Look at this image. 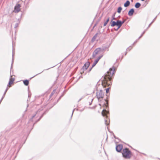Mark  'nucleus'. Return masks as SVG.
<instances>
[{"mask_svg":"<svg viewBox=\"0 0 160 160\" xmlns=\"http://www.w3.org/2000/svg\"><path fill=\"white\" fill-rule=\"evenodd\" d=\"M157 16H156V17L153 20L152 22L153 23L155 21V20L157 18Z\"/></svg>","mask_w":160,"mask_h":160,"instance_id":"32","label":"nucleus"},{"mask_svg":"<svg viewBox=\"0 0 160 160\" xmlns=\"http://www.w3.org/2000/svg\"><path fill=\"white\" fill-rule=\"evenodd\" d=\"M100 34L101 32H100L97 33L92 38L91 41L92 42H94L95 39H96L97 37L98 36V35H100Z\"/></svg>","mask_w":160,"mask_h":160,"instance_id":"10","label":"nucleus"},{"mask_svg":"<svg viewBox=\"0 0 160 160\" xmlns=\"http://www.w3.org/2000/svg\"><path fill=\"white\" fill-rule=\"evenodd\" d=\"M8 89H9V88H8L7 87L6 88V89L4 92V93L3 96H2V99H3L4 98L5 95L6 94V93L7 92V91L8 90Z\"/></svg>","mask_w":160,"mask_h":160,"instance_id":"19","label":"nucleus"},{"mask_svg":"<svg viewBox=\"0 0 160 160\" xmlns=\"http://www.w3.org/2000/svg\"><path fill=\"white\" fill-rule=\"evenodd\" d=\"M14 80H15V79L14 78H10L9 80H11V81H13V82H14Z\"/></svg>","mask_w":160,"mask_h":160,"instance_id":"30","label":"nucleus"},{"mask_svg":"<svg viewBox=\"0 0 160 160\" xmlns=\"http://www.w3.org/2000/svg\"><path fill=\"white\" fill-rule=\"evenodd\" d=\"M37 112H36V114H35L34 115H33V116H32V118H34V117H35V116H36V114H37Z\"/></svg>","mask_w":160,"mask_h":160,"instance_id":"41","label":"nucleus"},{"mask_svg":"<svg viewBox=\"0 0 160 160\" xmlns=\"http://www.w3.org/2000/svg\"><path fill=\"white\" fill-rule=\"evenodd\" d=\"M74 111V109L73 110V111H72V115L73 114V112Z\"/></svg>","mask_w":160,"mask_h":160,"instance_id":"50","label":"nucleus"},{"mask_svg":"<svg viewBox=\"0 0 160 160\" xmlns=\"http://www.w3.org/2000/svg\"><path fill=\"white\" fill-rule=\"evenodd\" d=\"M13 60H14V58H12V64L13 62Z\"/></svg>","mask_w":160,"mask_h":160,"instance_id":"42","label":"nucleus"},{"mask_svg":"<svg viewBox=\"0 0 160 160\" xmlns=\"http://www.w3.org/2000/svg\"><path fill=\"white\" fill-rule=\"evenodd\" d=\"M123 145L122 144L117 145L116 147V151L119 152H120L122 149Z\"/></svg>","mask_w":160,"mask_h":160,"instance_id":"6","label":"nucleus"},{"mask_svg":"<svg viewBox=\"0 0 160 160\" xmlns=\"http://www.w3.org/2000/svg\"><path fill=\"white\" fill-rule=\"evenodd\" d=\"M132 47L131 46H130L127 49V50L129 51H130L131 49L132 48Z\"/></svg>","mask_w":160,"mask_h":160,"instance_id":"25","label":"nucleus"},{"mask_svg":"<svg viewBox=\"0 0 160 160\" xmlns=\"http://www.w3.org/2000/svg\"><path fill=\"white\" fill-rule=\"evenodd\" d=\"M54 90H53V91L51 93L50 95V97L51 98L52 96L53 95V94L54 93Z\"/></svg>","mask_w":160,"mask_h":160,"instance_id":"27","label":"nucleus"},{"mask_svg":"<svg viewBox=\"0 0 160 160\" xmlns=\"http://www.w3.org/2000/svg\"><path fill=\"white\" fill-rule=\"evenodd\" d=\"M99 105H100V106H101V104H99Z\"/></svg>","mask_w":160,"mask_h":160,"instance_id":"56","label":"nucleus"},{"mask_svg":"<svg viewBox=\"0 0 160 160\" xmlns=\"http://www.w3.org/2000/svg\"><path fill=\"white\" fill-rule=\"evenodd\" d=\"M47 111H45L44 112V113L42 114V115L41 116H42V117H43V115L46 114L47 113Z\"/></svg>","mask_w":160,"mask_h":160,"instance_id":"31","label":"nucleus"},{"mask_svg":"<svg viewBox=\"0 0 160 160\" xmlns=\"http://www.w3.org/2000/svg\"><path fill=\"white\" fill-rule=\"evenodd\" d=\"M92 67H91V68H90L89 70H88V71H87V72H88L89 73V72L91 71V70L92 69Z\"/></svg>","mask_w":160,"mask_h":160,"instance_id":"33","label":"nucleus"},{"mask_svg":"<svg viewBox=\"0 0 160 160\" xmlns=\"http://www.w3.org/2000/svg\"><path fill=\"white\" fill-rule=\"evenodd\" d=\"M122 157L125 159H129L133 155L131 151L127 148L122 150Z\"/></svg>","mask_w":160,"mask_h":160,"instance_id":"2","label":"nucleus"},{"mask_svg":"<svg viewBox=\"0 0 160 160\" xmlns=\"http://www.w3.org/2000/svg\"><path fill=\"white\" fill-rule=\"evenodd\" d=\"M134 12V10L133 8L131 9L128 12V15L129 16H132Z\"/></svg>","mask_w":160,"mask_h":160,"instance_id":"12","label":"nucleus"},{"mask_svg":"<svg viewBox=\"0 0 160 160\" xmlns=\"http://www.w3.org/2000/svg\"><path fill=\"white\" fill-rule=\"evenodd\" d=\"M143 35V34L142 33L141 35L138 38V40Z\"/></svg>","mask_w":160,"mask_h":160,"instance_id":"37","label":"nucleus"},{"mask_svg":"<svg viewBox=\"0 0 160 160\" xmlns=\"http://www.w3.org/2000/svg\"><path fill=\"white\" fill-rule=\"evenodd\" d=\"M112 20H115V18H114V17H113L112 19Z\"/></svg>","mask_w":160,"mask_h":160,"instance_id":"46","label":"nucleus"},{"mask_svg":"<svg viewBox=\"0 0 160 160\" xmlns=\"http://www.w3.org/2000/svg\"><path fill=\"white\" fill-rule=\"evenodd\" d=\"M93 100V99H92V101H91V102H90V103H89V105H91V104H92V102Z\"/></svg>","mask_w":160,"mask_h":160,"instance_id":"43","label":"nucleus"},{"mask_svg":"<svg viewBox=\"0 0 160 160\" xmlns=\"http://www.w3.org/2000/svg\"><path fill=\"white\" fill-rule=\"evenodd\" d=\"M146 31H147V30H145V31H143V32H142V33L143 34H144L145 33V32H146Z\"/></svg>","mask_w":160,"mask_h":160,"instance_id":"44","label":"nucleus"},{"mask_svg":"<svg viewBox=\"0 0 160 160\" xmlns=\"http://www.w3.org/2000/svg\"><path fill=\"white\" fill-rule=\"evenodd\" d=\"M80 98L79 100V101H78V102H79L80 101L82 98Z\"/></svg>","mask_w":160,"mask_h":160,"instance_id":"48","label":"nucleus"},{"mask_svg":"<svg viewBox=\"0 0 160 160\" xmlns=\"http://www.w3.org/2000/svg\"><path fill=\"white\" fill-rule=\"evenodd\" d=\"M103 55H101L98 57L94 61L92 66V68H93L98 62L99 60L102 57Z\"/></svg>","mask_w":160,"mask_h":160,"instance_id":"7","label":"nucleus"},{"mask_svg":"<svg viewBox=\"0 0 160 160\" xmlns=\"http://www.w3.org/2000/svg\"><path fill=\"white\" fill-rule=\"evenodd\" d=\"M141 6V4L138 2H137L135 5V7L137 8H139Z\"/></svg>","mask_w":160,"mask_h":160,"instance_id":"16","label":"nucleus"},{"mask_svg":"<svg viewBox=\"0 0 160 160\" xmlns=\"http://www.w3.org/2000/svg\"><path fill=\"white\" fill-rule=\"evenodd\" d=\"M104 105L106 106V107H107V106H106V104L105 103H104Z\"/></svg>","mask_w":160,"mask_h":160,"instance_id":"53","label":"nucleus"},{"mask_svg":"<svg viewBox=\"0 0 160 160\" xmlns=\"http://www.w3.org/2000/svg\"><path fill=\"white\" fill-rule=\"evenodd\" d=\"M122 9V8L121 7H119L117 9V12L118 13H120L121 12V11Z\"/></svg>","mask_w":160,"mask_h":160,"instance_id":"20","label":"nucleus"},{"mask_svg":"<svg viewBox=\"0 0 160 160\" xmlns=\"http://www.w3.org/2000/svg\"><path fill=\"white\" fill-rule=\"evenodd\" d=\"M143 35V34L142 33L141 35L138 38V40Z\"/></svg>","mask_w":160,"mask_h":160,"instance_id":"38","label":"nucleus"},{"mask_svg":"<svg viewBox=\"0 0 160 160\" xmlns=\"http://www.w3.org/2000/svg\"><path fill=\"white\" fill-rule=\"evenodd\" d=\"M85 70H84V69H83L82 68L80 69V73L81 74H84V75H86L87 73V72H86L85 73H84V71Z\"/></svg>","mask_w":160,"mask_h":160,"instance_id":"17","label":"nucleus"},{"mask_svg":"<svg viewBox=\"0 0 160 160\" xmlns=\"http://www.w3.org/2000/svg\"><path fill=\"white\" fill-rule=\"evenodd\" d=\"M82 78V76H81L79 77V78Z\"/></svg>","mask_w":160,"mask_h":160,"instance_id":"52","label":"nucleus"},{"mask_svg":"<svg viewBox=\"0 0 160 160\" xmlns=\"http://www.w3.org/2000/svg\"><path fill=\"white\" fill-rule=\"evenodd\" d=\"M11 129V128L9 130H7L6 131V132H9L10 130V129Z\"/></svg>","mask_w":160,"mask_h":160,"instance_id":"47","label":"nucleus"},{"mask_svg":"<svg viewBox=\"0 0 160 160\" xmlns=\"http://www.w3.org/2000/svg\"><path fill=\"white\" fill-rule=\"evenodd\" d=\"M127 52H125V55H126V54H127Z\"/></svg>","mask_w":160,"mask_h":160,"instance_id":"49","label":"nucleus"},{"mask_svg":"<svg viewBox=\"0 0 160 160\" xmlns=\"http://www.w3.org/2000/svg\"><path fill=\"white\" fill-rule=\"evenodd\" d=\"M119 22V20H117V22H115L113 21H112V20L110 22V25L112 27L117 26L118 27H119V28H120Z\"/></svg>","mask_w":160,"mask_h":160,"instance_id":"4","label":"nucleus"},{"mask_svg":"<svg viewBox=\"0 0 160 160\" xmlns=\"http://www.w3.org/2000/svg\"><path fill=\"white\" fill-rule=\"evenodd\" d=\"M107 48V47H102V48H100V51H101L102 52L105 51L106 49Z\"/></svg>","mask_w":160,"mask_h":160,"instance_id":"21","label":"nucleus"},{"mask_svg":"<svg viewBox=\"0 0 160 160\" xmlns=\"http://www.w3.org/2000/svg\"><path fill=\"white\" fill-rule=\"evenodd\" d=\"M141 0L142 1H145V0Z\"/></svg>","mask_w":160,"mask_h":160,"instance_id":"57","label":"nucleus"},{"mask_svg":"<svg viewBox=\"0 0 160 160\" xmlns=\"http://www.w3.org/2000/svg\"><path fill=\"white\" fill-rule=\"evenodd\" d=\"M96 96L98 99L99 100L100 98H103L104 96V93L102 92V91L101 90L99 91H98L96 93Z\"/></svg>","mask_w":160,"mask_h":160,"instance_id":"3","label":"nucleus"},{"mask_svg":"<svg viewBox=\"0 0 160 160\" xmlns=\"http://www.w3.org/2000/svg\"><path fill=\"white\" fill-rule=\"evenodd\" d=\"M12 66L11 65V69H12Z\"/></svg>","mask_w":160,"mask_h":160,"instance_id":"54","label":"nucleus"},{"mask_svg":"<svg viewBox=\"0 0 160 160\" xmlns=\"http://www.w3.org/2000/svg\"><path fill=\"white\" fill-rule=\"evenodd\" d=\"M105 123L107 125H108V121H107V120H105Z\"/></svg>","mask_w":160,"mask_h":160,"instance_id":"34","label":"nucleus"},{"mask_svg":"<svg viewBox=\"0 0 160 160\" xmlns=\"http://www.w3.org/2000/svg\"><path fill=\"white\" fill-rule=\"evenodd\" d=\"M90 63L89 62H86L84 66L82 67V68L83 69H84L85 71L88 68L89 66L90 65Z\"/></svg>","mask_w":160,"mask_h":160,"instance_id":"9","label":"nucleus"},{"mask_svg":"<svg viewBox=\"0 0 160 160\" xmlns=\"http://www.w3.org/2000/svg\"><path fill=\"white\" fill-rule=\"evenodd\" d=\"M132 2H133V0H131Z\"/></svg>","mask_w":160,"mask_h":160,"instance_id":"58","label":"nucleus"},{"mask_svg":"<svg viewBox=\"0 0 160 160\" xmlns=\"http://www.w3.org/2000/svg\"><path fill=\"white\" fill-rule=\"evenodd\" d=\"M30 95L29 94V95H28V97H30Z\"/></svg>","mask_w":160,"mask_h":160,"instance_id":"55","label":"nucleus"},{"mask_svg":"<svg viewBox=\"0 0 160 160\" xmlns=\"http://www.w3.org/2000/svg\"><path fill=\"white\" fill-rule=\"evenodd\" d=\"M115 13L113 15L112 17H114Z\"/></svg>","mask_w":160,"mask_h":160,"instance_id":"51","label":"nucleus"},{"mask_svg":"<svg viewBox=\"0 0 160 160\" xmlns=\"http://www.w3.org/2000/svg\"><path fill=\"white\" fill-rule=\"evenodd\" d=\"M110 89V87H109L108 88H107L106 89V93H108L109 92V90Z\"/></svg>","mask_w":160,"mask_h":160,"instance_id":"24","label":"nucleus"},{"mask_svg":"<svg viewBox=\"0 0 160 160\" xmlns=\"http://www.w3.org/2000/svg\"><path fill=\"white\" fill-rule=\"evenodd\" d=\"M18 26V23H16L15 24V27H14V28H17Z\"/></svg>","mask_w":160,"mask_h":160,"instance_id":"29","label":"nucleus"},{"mask_svg":"<svg viewBox=\"0 0 160 160\" xmlns=\"http://www.w3.org/2000/svg\"><path fill=\"white\" fill-rule=\"evenodd\" d=\"M138 39L135 42H134V43L133 44V45H134V44H135V43H137V42H138Z\"/></svg>","mask_w":160,"mask_h":160,"instance_id":"40","label":"nucleus"},{"mask_svg":"<svg viewBox=\"0 0 160 160\" xmlns=\"http://www.w3.org/2000/svg\"><path fill=\"white\" fill-rule=\"evenodd\" d=\"M114 68H111L102 77V85L103 88L109 87L112 84V79L115 73Z\"/></svg>","mask_w":160,"mask_h":160,"instance_id":"1","label":"nucleus"},{"mask_svg":"<svg viewBox=\"0 0 160 160\" xmlns=\"http://www.w3.org/2000/svg\"><path fill=\"white\" fill-rule=\"evenodd\" d=\"M152 24V22H151L148 25V27L146 29V30H147L148 29V28L150 27V26H151V25Z\"/></svg>","mask_w":160,"mask_h":160,"instance_id":"28","label":"nucleus"},{"mask_svg":"<svg viewBox=\"0 0 160 160\" xmlns=\"http://www.w3.org/2000/svg\"><path fill=\"white\" fill-rule=\"evenodd\" d=\"M114 137L115 139H118V138H117L115 135H114Z\"/></svg>","mask_w":160,"mask_h":160,"instance_id":"45","label":"nucleus"},{"mask_svg":"<svg viewBox=\"0 0 160 160\" xmlns=\"http://www.w3.org/2000/svg\"><path fill=\"white\" fill-rule=\"evenodd\" d=\"M42 117V116H41L39 118L38 120H36V121L34 123L33 125H34L36 123L38 122L39 121Z\"/></svg>","mask_w":160,"mask_h":160,"instance_id":"23","label":"nucleus"},{"mask_svg":"<svg viewBox=\"0 0 160 160\" xmlns=\"http://www.w3.org/2000/svg\"><path fill=\"white\" fill-rule=\"evenodd\" d=\"M109 113V112L104 109L102 112V114L103 116H105Z\"/></svg>","mask_w":160,"mask_h":160,"instance_id":"11","label":"nucleus"},{"mask_svg":"<svg viewBox=\"0 0 160 160\" xmlns=\"http://www.w3.org/2000/svg\"><path fill=\"white\" fill-rule=\"evenodd\" d=\"M120 28H119V27H118V28H114V30L116 31H117L118 30V29Z\"/></svg>","mask_w":160,"mask_h":160,"instance_id":"35","label":"nucleus"},{"mask_svg":"<svg viewBox=\"0 0 160 160\" xmlns=\"http://www.w3.org/2000/svg\"><path fill=\"white\" fill-rule=\"evenodd\" d=\"M126 20L124 19L122 21H121L120 20H119V24L120 27H121V26L124 23V22L126 21Z\"/></svg>","mask_w":160,"mask_h":160,"instance_id":"18","label":"nucleus"},{"mask_svg":"<svg viewBox=\"0 0 160 160\" xmlns=\"http://www.w3.org/2000/svg\"><path fill=\"white\" fill-rule=\"evenodd\" d=\"M29 82V80L27 79L23 81V83L25 86H28V85Z\"/></svg>","mask_w":160,"mask_h":160,"instance_id":"15","label":"nucleus"},{"mask_svg":"<svg viewBox=\"0 0 160 160\" xmlns=\"http://www.w3.org/2000/svg\"><path fill=\"white\" fill-rule=\"evenodd\" d=\"M13 83V81H11V80H9L8 85V86H9V87H11V85Z\"/></svg>","mask_w":160,"mask_h":160,"instance_id":"22","label":"nucleus"},{"mask_svg":"<svg viewBox=\"0 0 160 160\" xmlns=\"http://www.w3.org/2000/svg\"><path fill=\"white\" fill-rule=\"evenodd\" d=\"M104 100H105V101L106 102L107 104L108 105V101H107V100L106 99H105Z\"/></svg>","mask_w":160,"mask_h":160,"instance_id":"39","label":"nucleus"},{"mask_svg":"<svg viewBox=\"0 0 160 160\" xmlns=\"http://www.w3.org/2000/svg\"><path fill=\"white\" fill-rule=\"evenodd\" d=\"M20 4H17V5L14 7V12L15 13H18L20 11Z\"/></svg>","mask_w":160,"mask_h":160,"instance_id":"8","label":"nucleus"},{"mask_svg":"<svg viewBox=\"0 0 160 160\" xmlns=\"http://www.w3.org/2000/svg\"><path fill=\"white\" fill-rule=\"evenodd\" d=\"M42 72H43V71H42V72H41L40 73H38V74H36V75H35L34 76H33V77H32L31 78H30V79H31V78H33V77H35V76H37V75H38V74H40L41 73H42Z\"/></svg>","mask_w":160,"mask_h":160,"instance_id":"36","label":"nucleus"},{"mask_svg":"<svg viewBox=\"0 0 160 160\" xmlns=\"http://www.w3.org/2000/svg\"><path fill=\"white\" fill-rule=\"evenodd\" d=\"M100 48H96L93 53L92 55V57L95 58L97 54H98L99 52H100Z\"/></svg>","mask_w":160,"mask_h":160,"instance_id":"5","label":"nucleus"},{"mask_svg":"<svg viewBox=\"0 0 160 160\" xmlns=\"http://www.w3.org/2000/svg\"><path fill=\"white\" fill-rule=\"evenodd\" d=\"M63 95H64V94H62V95H61L60 96V97L59 98L58 100L57 101V102H58L61 99L62 97L63 96Z\"/></svg>","mask_w":160,"mask_h":160,"instance_id":"26","label":"nucleus"},{"mask_svg":"<svg viewBox=\"0 0 160 160\" xmlns=\"http://www.w3.org/2000/svg\"><path fill=\"white\" fill-rule=\"evenodd\" d=\"M109 21V18L108 17V18L106 20H105V19L104 20L105 22L103 24V26H105L107 24V23H108V22Z\"/></svg>","mask_w":160,"mask_h":160,"instance_id":"14","label":"nucleus"},{"mask_svg":"<svg viewBox=\"0 0 160 160\" xmlns=\"http://www.w3.org/2000/svg\"><path fill=\"white\" fill-rule=\"evenodd\" d=\"M130 4V2L129 0H127L126 2L124 3V6L125 7H127L129 6Z\"/></svg>","mask_w":160,"mask_h":160,"instance_id":"13","label":"nucleus"}]
</instances>
